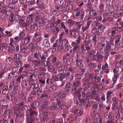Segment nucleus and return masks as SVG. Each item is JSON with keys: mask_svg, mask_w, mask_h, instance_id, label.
<instances>
[{"mask_svg": "<svg viewBox=\"0 0 123 123\" xmlns=\"http://www.w3.org/2000/svg\"><path fill=\"white\" fill-rule=\"evenodd\" d=\"M6 64H10L12 62V59L10 58H8L6 60Z\"/></svg>", "mask_w": 123, "mask_h": 123, "instance_id": "nucleus-33", "label": "nucleus"}, {"mask_svg": "<svg viewBox=\"0 0 123 123\" xmlns=\"http://www.w3.org/2000/svg\"><path fill=\"white\" fill-rule=\"evenodd\" d=\"M24 110H25V113L28 116L26 119V123H34L35 120V117L38 115L37 112L34 111L31 107L27 108Z\"/></svg>", "mask_w": 123, "mask_h": 123, "instance_id": "nucleus-1", "label": "nucleus"}, {"mask_svg": "<svg viewBox=\"0 0 123 123\" xmlns=\"http://www.w3.org/2000/svg\"><path fill=\"white\" fill-rule=\"evenodd\" d=\"M110 52V50L109 49H105L104 50V54L105 55H106Z\"/></svg>", "mask_w": 123, "mask_h": 123, "instance_id": "nucleus-63", "label": "nucleus"}, {"mask_svg": "<svg viewBox=\"0 0 123 123\" xmlns=\"http://www.w3.org/2000/svg\"><path fill=\"white\" fill-rule=\"evenodd\" d=\"M74 114L79 113L80 116H81L83 114V113L81 110L79 109H76L74 111Z\"/></svg>", "mask_w": 123, "mask_h": 123, "instance_id": "nucleus-20", "label": "nucleus"}, {"mask_svg": "<svg viewBox=\"0 0 123 123\" xmlns=\"http://www.w3.org/2000/svg\"><path fill=\"white\" fill-rule=\"evenodd\" d=\"M32 77H30V79H29V83L31 85V86L33 90L38 87V85L37 83L36 80H33L31 78Z\"/></svg>", "mask_w": 123, "mask_h": 123, "instance_id": "nucleus-3", "label": "nucleus"}, {"mask_svg": "<svg viewBox=\"0 0 123 123\" xmlns=\"http://www.w3.org/2000/svg\"><path fill=\"white\" fill-rule=\"evenodd\" d=\"M121 36L120 35H117L115 36V44H117L118 43L121 41Z\"/></svg>", "mask_w": 123, "mask_h": 123, "instance_id": "nucleus-15", "label": "nucleus"}, {"mask_svg": "<svg viewBox=\"0 0 123 123\" xmlns=\"http://www.w3.org/2000/svg\"><path fill=\"white\" fill-rule=\"evenodd\" d=\"M112 101L114 103V104H117L118 103V100L117 98H113L112 99Z\"/></svg>", "mask_w": 123, "mask_h": 123, "instance_id": "nucleus-40", "label": "nucleus"}, {"mask_svg": "<svg viewBox=\"0 0 123 123\" xmlns=\"http://www.w3.org/2000/svg\"><path fill=\"white\" fill-rule=\"evenodd\" d=\"M95 85H94V83H92V82H91L90 83H88L87 85V86L88 87H93L94 86H95Z\"/></svg>", "mask_w": 123, "mask_h": 123, "instance_id": "nucleus-55", "label": "nucleus"}, {"mask_svg": "<svg viewBox=\"0 0 123 123\" xmlns=\"http://www.w3.org/2000/svg\"><path fill=\"white\" fill-rule=\"evenodd\" d=\"M57 96H59L60 98H63L65 97L67 95L63 90L61 89L59 90L58 92L56 93Z\"/></svg>", "mask_w": 123, "mask_h": 123, "instance_id": "nucleus-6", "label": "nucleus"}, {"mask_svg": "<svg viewBox=\"0 0 123 123\" xmlns=\"http://www.w3.org/2000/svg\"><path fill=\"white\" fill-rule=\"evenodd\" d=\"M14 15L12 14L10 15L9 18V20L13 22L14 21V19L13 18V16Z\"/></svg>", "mask_w": 123, "mask_h": 123, "instance_id": "nucleus-46", "label": "nucleus"}, {"mask_svg": "<svg viewBox=\"0 0 123 123\" xmlns=\"http://www.w3.org/2000/svg\"><path fill=\"white\" fill-rule=\"evenodd\" d=\"M76 65L78 66L82 67L83 66L84 62L82 60L77 59L75 61Z\"/></svg>", "mask_w": 123, "mask_h": 123, "instance_id": "nucleus-12", "label": "nucleus"}, {"mask_svg": "<svg viewBox=\"0 0 123 123\" xmlns=\"http://www.w3.org/2000/svg\"><path fill=\"white\" fill-rule=\"evenodd\" d=\"M43 97H44V98H46V99H47L48 98V95L45 93H43L42 94V95L40 96V98H42Z\"/></svg>", "mask_w": 123, "mask_h": 123, "instance_id": "nucleus-44", "label": "nucleus"}, {"mask_svg": "<svg viewBox=\"0 0 123 123\" xmlns=\"http://www.w3.org/2000/svg\"><path fill=\"white\" fill-rule=\"evenodd\" d=\"M52 105L50 106L49 107V110L52 111L53 110L55 109H58L57 106L59 107V108H60L61 109L62 107V104L60 105V104H57L55 102H52Z\"/></svg>", "mask_w": 123, "mask_h": 123, "instance_id": "nucleus-5", "label": "nucleus"}, {"mask_svg": "<svg viewBox=\"0 0 123 123\" xmlns=\"http://www.w3.org/2000/svg\"><path fill=\"white\" fill-rule=\"evenodd\" d=\"M31 106L33 108H35L39 105V102L38 101H35L33 103L30 102V103Z\"/></svg>", "mask_w": 123, "mask_h": 123, "instance_id": "nucleus-10", "label": "nucleus"}, {"mask_svg": "<svg viewBox=\"0 0 123 123\" xmlns=\"http://www.w3.org/2000/svg\"><path fill=\"white\" fill-rule=\"evenodd\" d=\"M41 61H42L40 60H33L31 61V62L34 64V66L35 67H38L40 66V63Z\"/></svg>", "mask_w": 123, "mask_h": 123, "instance_id": "nucleus-13", "label": "nucleus"}, {"mask_svg": "<svg viewBox=\"0 0 123 123\" xmlns=\"http://www.w3.org/2000/svg\"><path fill=\"white\" fill-rule=\"evenodd\" d=\"M19 110H17L15 111V112L16 113V117H19V114L20 112Z\"/></svg>", "mask_w": 123, "mask_h": 123, "instance_id": "nucleus-59", "label": "nucleus"}, {"mask_svg": "<svg viewBox=\"0 0 123 123\" xmlns=\"http://www.w3.org/2000/svg\"><path fill=\"white\" fill-rule=\"evenodd\" d=\"M64 78V77H54V78H53L54 82L59 80L62 82L63 79Z\"/></svg>", "mask_w": 123, "mask_h": 123, "instance_id": "nucleus-30", "label": "nucleus"}, {"mask_svg": "<svg viewBox=\"0 0 123 123\" xmlns=\"http://www.w3.org/2000/svg\"><path fill=\"white\" fill-rule=\"evenodd\" d=\"M5 33L6 34L7 36L8 37H10L12 35V33L7 31H6Z\"/></svg>", "mask_w": 123, "mask_h": 123, "instance_id": "nucleus-45", "label": "nucleus"}, {"mask_svg": "<svg viewBox=\"0 0 123 123\" xmlns=\"http://www.w3.org/2000/svg\"><path fill=\"white\" fill-rule=\"evenodd\" d=\"M95 87L96 88L97 90H98V88L100 89L103 87V86L99 84V85L98 84H96L95 85Z\"/></svg>", "mask_w": 123, "mask_h": 123, "instance_id": "nucleus-43", "label": "nucleus"}, {"mask_svg": "<svg viewBox=\"0 0 123 123\" xmlns=\"http://www.w3.org/2000/svg\"><path fill=\"white\" fill-rule=\"evenodd\" d=\"M54 77H48L46 80V83L49 84H51L54 82L53 80Z\"/></svg>", "mask_w": 123, "mask_h": 123, "instance_id": "nucleus-17", "label": "nucleus"}, {"mask_svg": "<svg viewBox=\"0 0 123 123\" xmlns=\"http://www.w3.org/2000/svg\"><path fill=\"white\" fill-rule=\"evenodd\" d=\"M72 86L77 87L80 85V84L79 81H76L75 82H73L71 83Z\"/></svg>", "mask_w": 123, "mask_h": 123, "instance_id": "nucleus-24", "label": "nucleus"}, {"mask_svg": "<svg viewBox=\"0 0 123 123\" xmlns=\"http://www.w3.org/2000/svg\"><path fill=\"white\" fill-rule=\"evenodd\" d=\"M98 29L99 30H101L102 32H103L104 31V29L106 28V27L104 25L101 24L99 26H98Z\"/></svg>", "mask_w": 123, "mask_h": 123, "instance_id": "nucleus-21", "label": "nucleus"}, {"mask_svg": "<svg viewBox=\"0 0 123 123\" xmlns=\"http://www.w3.org/2000/svg\"><path fill=\"white\" fill-rule=\"evenodd\" d=\"M118 28L116 27H113L111 29V33L113 34H115L116 31L117 30Z\"/></svg>", "mask_w": 123, "mask_h": 123, "instance_id": "nucleus-34", "label": "nucleus"}, {"mask_svg": "<svg viewBox=\"0 0 123 123\" xmlns=\"http://www.w3.org/2000/svg\"><path fill=\"white\" fill-rule=\"evenodd\" d=\"M104 56L100 54H98L97 56V59L98 60H100L102 58H103Z\"/></svg>", "mask_w": 123, "mask_h": 123, "instance_id": "nucleus-37", "label": "nucleus"}, {"mask_svg": "<svg viewBox=\"0 0 123 123\" xmlns=\"http://www.w3.org/2000/svg\"><path fill=\"white\" fill-rule=\"evenodd\" d=\"M46 30L47 31H50L52 30V28L50 26H46Z\"/></svg>", "mask_w": 123, "mask_h": 123, "instance_id": "nucleus-56", "label": "nucleus"}, {"mask_svg": "<svg viewBox=\"0 0 123 123\" xmlns=\"http://www.w3.org/2000/svg\"><path fill=\"white\" fill-rule=\"evenodd\" d=\"M70 82L66 84L65 86V92L67 94L70 93L71 92V87Z\"/></svg>", "mask_w": 123, "mask_h": 123, "instance_id": "nucleus-8", "label": "nucleus"}, {"mask_svg": "<svg viewBox=\"0 0 123 123\" xmlns=\"http://www.w3.org/2000/svg\"><path fill=\"white\" fill-rule=\"evenodd\" d=\"M30 40L29 36H27L24 39H23L22 40L23 43L25 44H26L28 43H30Z\"/></svg>", "mask_w": 123, "mask_h": 123, "instance_id": "nucleus-14", "label": "nucleus"}, {"mask_svg": "<svg viewBox=\"0 0 123 123\" xmlns=\"http://www.w3.org/2000/svg\"><path fill=\"white\" fill-rule=\"evenodd\" d=\"M122 86V84L119 83L116 86L115 88L116 89H120Z\"/></svg>", "mask_w": 123, "mask_h": 123, "instance_id": "nucleus-58", "label": "nucleus"}, {"mask_svg": "<svg viewBox=\"0 0 123 123\" xmlns=\"http://www.w3.org/2000/svg\"><path fill=\"white\" fill-rule=\"evenodd\" d=\"M96 95L92 94L90 93L89 95V98L90 99H94Z\"/></svg>", "mask_w": 123, "mask_h": 123, "instance_id": "nucleus-54", "label": "nucleus"}, {"mask_svg": "<svg viewBox=\"0 0 123 123\" xmlns=\"http://www.w3.org/2000/svg\"><path fill=\"white\" fill-rule=\"evenodd\" d=\"M20 16L18 14H16L15 16L14 19L18 21L19 19L20 18Z\"/></svg>", "mask_w": 123, "mask_h": 123, "instance_id": "nucleus-61", "label": "nucleus"}, {"mask_svg": "<svg viewBox=\"0 0 123 123\" xmlns=\"http://www.w3.org/2000/svg\"><path fill=\"white\" fill-rule=\"evenodd\" d=\"M47 101V100L45 101V102L43 103L41 106L40 111H45L47 109H49V107L50 106H49V105Z\"/></svg>", "mask_w": 123, "mask_h": 123, "instance_id": "nucleus-4", "label": "nucleus"}, {"mask_svg": "<svg viewBox=\"0 0 123 123\" xmlns=\"http://www.w3.org/2000/svg\"><path fill=\"white\" fill-rule=\"evenodd\" d=\"M95 65L93 63H91L88 64L87 66V67L88 68L91 69L93 68H95L96 67Z\"/></svg>", "mask_w": 123, "mask_h": 123, "instance_id": "nucleus-27", "label": "nucleus"}, {"mask_svg": "<svg viewBox=\"0 0 123 123\" xmlns=\"http://www.w3.org/2000/svg\"><path fill=\"white\" fill-rule=\"evenodd\" d=\"M98 29L92 28V33H96L99 31Z\"/></svg>", "mask_w": 123, "mask_h": 123, "instance_id": "nucleus-57", "label": "nucleus"}, {"mask_svg": "<svg viewBox=\"0 0 123 123\" xmlns=\"http://www.w3.org/2000/svg\"><path fill=\"white\" fill-rule=\"evenodd\" d=\"M72 62V60L70 58L68 59L66 61V62L68 65H70L71 64Z\"/></svg>", "mask_w": 123, "mask_h": 123, "instance_id": "nucleus-52", "label": "nucleus"}, {"mask_svg": "<svg viewBox=\"0 0 123 123\" xmlns=\"http://www.w3.org/2000/svg\"><path fill=\"white\" fill-rule=\"evenodd\" d=\"M19 37L21 39L23 38L25 36V33L23 32H20L19 34Z\"/></svg>", "mask_w": 123, "mask_h": 123, "instance_id": "nucleus-60", "label": "nucleus"}, {"mask_svg": "<svg viewBox=\"0 0 123 123\" xmlns=\"http://www.w3.org/2000/svg\"><path fill=\"white\" fill-rule=\"evenodd\" d=\"M20 49L22 52L24 53H27L28 51V48L26 46H24L22 47V46H20Z\"/></svg>", "mask_w": 123, "mask_h": 123, "instance_id": "nucleus-16", "label": "nucleus"}, {"mask_svg": "<svg viewBox=\"0 0 123 123\" xmlns=\"http://www.w3.org/2000/svg\"><path fill=\"white\" fill-rule=\"evenodd\" d=\"M90 44L89 46V42H88L87 41H86L85 42V49L87 50H89L91 49L93 45L91 43H90Z\"/></svg>", "mask_w": 123, "mask_h": 123, "instance_id": "nucleus-11", "label": "nucleus"}, {"mask_svg": "<svg viewBox=\"0 0 123 123\" xmlns=\"http://www.w3.org/2000/svg\"><path fill=\"white\" fill-rule=\"evenodd\" d=\"M86 122L83 123H91L92 122V120L90 118H87L85 120Z\"/></svg>", "mask_w": 123, "mask_h": 123, "instance_id": "nucleus-49", "label": "nucleus"}, {"mask_svg": "<svg viewBox=\"0 0 123 123\" xmlns=\"http://www.w3.org/2000/svg\"><path fill=\"white\" fill-rule=\"evenodd\" d=\"M14 40L16 42H18L21 40V39L18 36H16L14 38Z\"/></svg>", "mask_w": 123, "mask_h": 123, "instance_id": "nucleus-50", "label": "nucleus"}, {"mask_svg": "<svg viewBox=\"0 0 123 123\" xmlns=\"http://www.w3.org/2000/svg\"><path fill=\"white\" fill-rule=\"evenodd\" d=\"M20 98L22 99L23 101L21 102L18 104L19 107L21 108L23 110H24V109H26V108H27L28 107L29 108L31 107L29 105H25L27 102L26 95V94L23 93H21L20 95Z\"/></svg>", "mask_w": 123, "mask_h": 123, "instance_id": "nucleus-2", "label": "nucleus"}, {"mask_svg": "<svg viewBox=\"0 0 123 123\" xmlns=\"http://www.w3.org/2000/svg\"><path fill=\"white\" fill-rule=\"evenodd\" d=\"M38 28V25L36 23H34L30 27V29L31 30L35 31Z\"/></svg>", "mask_w": 123, "mask_h": 123, "instance_id": "nucleus-18", "label": "nucleus"}, {"mask_svg": "<svg viewBox=\"0 0 123 123\" xmlns=\"http://www.w3.org/2000/svg\"><path fill=\"white\" fill-rule=\"evenodd\" d=\"M84 89H82V90L81 91H82L81 93L82 95V98H84L86 96L85 94V90H86V88H83Z\"/></svg>", "mask_w": 123, "mask_h": 123, "instance_id": "nucleus-35", "label": "nucleus"}, {"mask_svg": "<svg viewBox=\"0 0 123 123\" xmlns=\"http://www.w3.org/2000/svg\"><path fill=\"white\" fill-rule=\"evenodd\" d=\"M68 42L67 39H64L62 41V45H64L65 46H67L68 45Z\"/></svg>", "mask_w": 123, "mask_h": 123, "instance_id": "nucleus-23", "label": "nucleus"}, {"mask_svg": "<svg viewBox=\"0 0 123 123\" xmlns=\"http://www.w3.org/2000/svg\"><path fill=\"white\" fill-rule=\"evenodd\" d=\"M62 107H61V109L62 110H67L68 108V107L67 106L64 104H62Z\"/></svg>", "mask_w": 123, "mask_h": 123, "instance_id": "nucleus-39", "label": "nucleus"}, {"mask_svg": "<svg viewBox=\"0 0 123 123\" xmlns=\"http://www.w3.org/2000/svg\"><path fill=\"white\" fill-rule=\"evenodd\" d=\"M117 77H112V80L113 81L112 83V85H114L116 83V81L117 80Z\"/></svg>", "mask_w": 123, "mask_h": 123, "instance_id": "nucleus-64", "label": "nucleus"}, {"mask_svg": "<svg viewBox=\"0 0 123 123\" xmlns=\"http://www.w3.org/2000/svg\"><path fill=\"white\" fill-rule=\"evenodd\" d=\"M33 90L36 91V92H37V94L38 95H40V93H41L42 92L41 89L38 87L35 88L34 89H33Z\"/></svg>", "mask_w": 123, "mask_h": 123, "instance_id": "nucleus-25", "label": "nucleus"}, {"mask_svg": "<svg viewBox=\"0 0 123 123\" xmlns=\"http://www.w3.org/2000/svg\"><path fill=\"white\" fill-rule=\"evenodd\" d=\"M14 4H14L13 3H10L9 4L8 6L10 8L12 9L14 8L15 6V5H14Z\"/></svg>", "mask_w": 123, "mask_h": 123, "instance_id": "nucleus-62", "label": "nucleus"}, {"mask_svg": "<svg viewBox=\"0 0 123 123\" xmlns=\"http://www.w3.org/2000/svg\"><path fill=\"white\" fill-rule=\"evenodd\" d=\"M117 104H113L112 105V106L111 107V109L113 111H114L116 109L117 107Z\"/></svg>", "mask_w": 123, "mask_h": 123, "instance_id": "nucleus-53", "label": "nucleus"}, {"mask_svg": "<svg viewBox=\"0 0 123 123\" xmlns=\"http://www.w3.org/2000/svg\"><path fill=\"white\" fill-rule=\"evenodd\" d=\"M116 48V46L113 43H111L110 44V49L111 50H113Z\"/></svg>", "mask_w": 123, "mask_h": 123, "instance_id": "nucleus-47", "label": "nucleus"}, {"mask_svg": "<svg viewBox=\"0 0 123 123\" xmlns=\"http://www.w3.org/2000/svg\"><path fill=\"white\" fill-rule=\"evenodd\" d=\"M96 52V51L94 50H91L90 51L88 52V53L90 55H94Z\"/></svg>", "mask_w": 123, "mask_h": 123, "instance_id": "nucleus-42", "label": "nucleus"}, {"mask_svg": "<svg viewBox=\"0 0 123 123\" xmlns=\"http://www.w3.org/2000/svg\"><path fill=\"white\" fill-rule=\"evenodd\" d=\"M86 7L89 9L91 10L89 12L90 15H91L90 13L91 12H93V11H95V10H92L93 8L92 6V4L91 3H89L87 4Z\"/></svg>", "mask_w": 123, "mask_h": 123, "instance_id": "nucleus-19", "label": "nucleus"}, {"mask_svg": "<svg viewBox=\"0 0 123 123\" xmlns=\"http://www.w3.org/2000/svg\"><path fill=\"white\" fill-rule=\"evenodd\" d=\"M12 59L13 61L14 62L19 61V54H15Z\"/></svg>", "mask_w": 123, "mask_h": 123, "instance_id": "nucleus-22", "label": "nucleus"}, {"mask_svg": "<svg viewBox=\"0 0 123 123\" xmlns=\"http://www.w3.org/2000/svg\"><path fill=\"white\" fill-rule=\"evenodd\" d=\"M66 67L65 65H61L58 68V69L60 70H63L65 69Z\"/></svg>", "mask_w": 123, "mask_h": 123, "instance_id": "nucleus-41", "label": "nucleus"}, {"mask_svg": "<svg viewBox=\"0 0 123 123\" xmlns=\"http://www.w3.org/2000/svg\"><path fill=\"white\" fill-rule=\"evenodd\" d=\"M82 89L83 90V88L81 87L79 88L77 91H75L74 93V95H77V98L78 100L81 98V95L80 92Z\"/></svg>", "mask_w": 123, "mask_h": 123, "instance_id": "nucleus-9", "label": "nucleus"}, {"mask_svg": "<svg viewBox=\"0 0 123 123\" xmlns=\"http://www.w3.org/2000/svg\"><path fill=\"white\" fill-rule=\"evenodd\" d=\"M38 22L40 24H43V25H45V20L44 18H40L38 20Z\"/></svg>", "mask_w": 123, "mask_h": 123, "instance_id": "nucleus-26", "label": "nucleus"}, {"mask_svg": "<svg viewBox=\"0 0 123 123\" xmlns=\"http://www.w3.org/2000/svg\"><path fill=\"white\" fill-rule=\"evenodd\" d=\"M55 7L56 9L58 10L57 11L58 12L62 11L63 10V7L61 5L60 6H55Z\"/></svg>", "mask_w": 123, "mask_h": 123, "instance_id": "nucleus-29", "label": "nucleus"}, {"mask_svg": "<svg viewBox=\"0 0 123 123\" xmlns=\"http://www.w3.org/2000/svg\"><path fill=\"white\" fill-rule=\"evenodd\" d=\"M15 65L17 67H20L21 66L22 64L21 63V61L20 60L15 61Z\"/></svg>", "mask_w": 123, "mask_h": 123, "instance_id": "nucleus-31", "label": "nucleus"}, {"mask_svg": "<svg viewBox=\"0 0 123 123\" xmlns=\"http://www.w3.org/2000/svg\"><path fill=\"white\" fill-rule=\"evenodd\" d=\"M0 9L1 10L0 12L2 14H4L5 12L6 13L7 11L5 8L4 7H1L0 8Z\"/></svg>", "mask_w": 123, "mask_h": 123, "instance_id": "nucleus-38", "label": "nucleus"}, {"mask_svg": "<svg viewBox=\"0 0 123 123\" xmlns=\"http://www.w3.org/2000/svg\"><path fill=\"white\" fill-rule=\"evenodd\" d=\"M45 43V47H49L50 46V44L49 43L48 40H44L43 42V44H44V43Z\"/></svg>", "mask_w": 123, "mask_h": 123, "instance_id": "nucleus-32", "label": "nucleus"}, {"mask_svg": "<svg viewBox=\"0 0 123 123\" xmlns=\"http://www.w3.org/2000/svg\"><path fill=\"white\" fill-rule=\"evenodd\" d=\"M4 98L6 101H10V96L8 95L4 96Z\"/></svg>", "mask_w": 123, "mask_h": 123, "instance_id": "nucleus-51", "label": "nucleus"}, {"mask_svg": "<svg viewBox=\"0 0 123 123\" xmlns=\"http://www.w3.org/2000/svg\"><path fill=\"white\" fill-rule=\"evenodd\" d=\"M10 47L8 46H5L3 47L2 49V51L4 52H6L8 51L9 49H10Z\"/></svg>", "mask_w": 123, "mask_h": 123, "instance_id": "nucleus-28", "label": "nucleus"}, {"mask_svg": "<svg viewBox=\"0 0 123 123\" xmlns=\"http://www.w3.org/2000/svg\"><path fill=\"white\" fill-rule=\"evenodd\" d=\"M35 18H33L29 17H27L26 19V20L28 22H33V19Z\"/></svg>", "mask_w": 123, "mask_h": 123, "instance_id": "nucleus-48", "label": "nucleus"}, {"mask_svg": "<svg viewBox=\"0 0 123 123\" xmlns=\"http://www.w3.org/2000/svg\"><path fill=\"white\" fill-rule=\"evenodd\" d=\"M72 46L74 47L73 49V51L74 52H75L79 51L80 49V48L78 45L75 43V42H73L72 43Z\"/></svg>", "mask_w": 123, "mask_h": 123, "instance_id": "nucleus-7", "label": "nucleus"}, {"mask_svg": "<svg viewBox=\"0 0 123 123\" xmlns=\"http://www.w3.org/2000/svg\"><path fill=\"white\" fill-rule=\"evenodd\" d=\"M36 40L39 42H40L42 40V38L41 36V34L38 33V36L36 38Z\"/></svg>", "mask_w": 123, "mask_h": 123, "instance_id": "nucleus-36", "label": "nucleus"}]
</instances>
